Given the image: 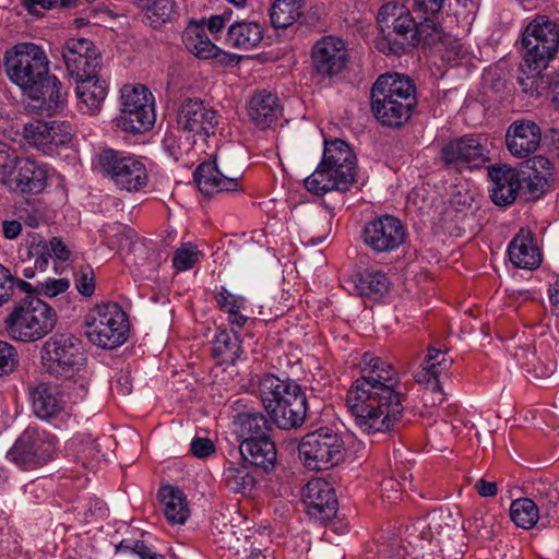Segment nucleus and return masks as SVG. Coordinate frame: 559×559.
<instances>
[{
  "label": "nucleus",
  "mask_w": 559,
  "mask_h": 559,
  "mask_svg": "<svg viewBox=\"0 0 559 559\" xmlns=\"http://www.w3.org/2000/svg\"><path fill=\"white\" fill-rule=\"evenodd\" d=\"M361 376L346 394V406L362 432L377 433L394 429L401 420L403 395L396 390V371L382 358L365 353Z\"/></svg>",
  "instance_id": "nucleus-1"
},
{
  "label": "nucleus",
  "mask_w": 559,
  "mask_h": 559,
  "mask_svg": "<svg viewBox=\"0 0 559 559\" xmlns=\"http://www.w3.org/2000/svg\"><path fill=\"white\" fill-rule=\"evenodd\" d=\"M416 105V88L408 76L399 73L382 74L371 87V112L384 127L399 129L404 126L411 119Z\"/></svg>",
  "instance_id": "nucleus-2"
},
{
  "label": "nucleus",
  "mask_w": 559,
  "mask_h": 559,
  "mask_svg": "<svg viewBox=\"0 0 559 559\" xmlns=\"http://www.w3.org/2000/svg\"><path fill=\"white\" fill-rule=\"evenodd\" d=\"M357 158L350 146L341 139L324 142L321 163L305 179L308 191L323 195L329 191L345 192L356 180Z\"/></svg>",
  "instance_id": "nucleus-3"
},
{
  "label": "nucleus",
  "mask_w": 559,
  "mask_h": 559,
  "mask_svg": "<svg viewBox=\"0 0 559 559\" xmlns=\"http://www.w3.org/2000/svg\"><path fill=\"white\" fill-rule=\"evenodd\" d=\"M259 392L265 411L280 429H296L304 424L307 397L297 382L265 374L260 380Z\"/></svg>",
  "instance_id": "nucleus-4"
},
{
  "label": "nucleus",
  "mask_w": 559,
  "mask_h": 559,
  "mask_svg": "<svg viewBox=\"0 0 559 559\" xmlns=\"http://www.w3.org/2000/svg\"><path fill=\"white\" fill-rule=\"evenodd\" d=\"M57 321V312L49 304L27 295L13 305L3 319V329L11 340L33 343L51 333Z\"/></svg>",
  "instance_id": "nucleus-5"
},
{
  "label": "nucleus",
  "mask_w": 559,
  "mask_h": 559,
  "mask_svg": "<svg viewBox=\"0 0 559 559\" xmlns=\"http://www.w3.org/2000/svg\"><path fill=\"white\" fill-rule=\"evenodd\" d=\"M3 66L10 82L23 93L36 91L37 82H41L49 72V60L45 50L34 43H20L8 49Z\"/></svg>",
  "instance_id": "nucleus-6"
},
{
  "label": "nucleus",
  "mask_w": 559,
  "mask_h": 559,
  "mask_svg": "<svg viewBox=\"0 0 559 559\" xmlns=\"http://www.w3.org/2000/svg\"><path fill=\"white\" fill-rule=\"evenodd\" d=\"M85 334L88 341L106 349H114L128 340L127 313L115 302L97 305L85 318Z\"/></svg>",
  "instance_id": "nucleus-7"
},
{
  "label": "nucleus",
  "mask_w": 559,
  "mask_h": 559,
  "mask_svg": "<svg viewBox=\"0 0 559 559\" xmlns=\"http://www.w3.org/2000/svg\"><path fill=\"white\" fill-rule=\"evenodd\" d=\"M298 453L309 471H328L345 460L346 448L338 432L320 427L301 438Z\"/></svg>",
  "instance_id": "nucleus-8"
},
{
  "label": "nucleus",
  "mask_w": 559,
  "mask_h": 559,
  "mask_svg": "<svg viewBox=\"0 0 559 559\" xmlns=\"http://www.w3.org/2000/svg\"><path fill=\"white\" fill-rule=\"evenodd\" d=\"M40 354L47 372L59 378L73 377L86 361L81 340L66 333L50 336L44 343Z\"/></svg>",
  "instance_id": "nucleus-9"
},
{
  "label": "nucleus",
  "mask_w": 559,
  "mask_h": 559,
  "mask_svg": "<svg viewBox=\"0 0 559 559\" xmlns=\"http://www.w3.org/2000/svg\"><path fill=\"white\" fill-rule=\"evenodd\" d=\"M121 108L116 126L130 133H142L153 128L156 120L152 93L141 84H126L120 91Z\"/></svg>",
  "instance_id": "nucleus-10"
},
{
  "label": "nucleus",
  "mask_w": 559,
  "mask_h": 559,
  "mask_svg": "<svg viewBox=\"0 0 559 559\" xmlns=\"http://www.w3.org/2000/svg\"><path fill=\"white\" fill-rule=\"evenodd\" d=\"M100 170L120 190L136 192L146 186L148 176L145 165L132 155L114 148L98 154Z\"/></svg>",
  "instance_id": "nucleus-11"
},
{
  "label": "nucleus",
  "mask_w": 559,
  "mask_h": 559,
  "mask_svg": "<svg viewBox=\"0 0 559 559\" xmlns=\"http://www.w3.org/2000/svg\"><path fill=\"white\" fill-rule=\"evenodd\" d=\"M56 442L53 435L27 427L8 452V457L23 469H33L52 459Z\"/></svg>",
  "instance_id": "nucleus-12"
},
{
  "label": "nucleus",
  "mask_w": 559,
  "mask_h": 559,
  "mask_svg": "<svg viewBox=\"0 0 559 559\" xmlns=\"http://www.w3.org/2000/svg\"><path fill=\"white\" fill-rule=\"evenodd\" d=\"M522 45L526 49L525 62L535 63L536 68L547 67L559 46V29L547 16H537L525 28Z\"/></svg>",
  "instance_id": "nucleus-13"
},
{
  "label": "nucleus",
  "mask_w": 559,
  "mask_h": 559,
  "mask_svg": "<svg viewBox=\"0 0 559 559\" xmlns=\"http://www.w3.org/2000/svg\"><path fill=\"white\" fill-rule=\"evenodd\" d=\"M362 240L376 254L391 253L406 240L404 224L393 215H382L368 222L362 229Z\"/></svg>",
  "instance_id": "nucleus-14"
},
{
  "label": "nucleus",
  "mask_w": 559,
  "mask_h": 559,
  "mask_svg": "<svg viewBox=\"0 0 559 559\" xmlns=\"http://www.w3.org/2000/svg\"><path fill=\"white\" fill-rule=\"evenodd\" d=\"M310 58L313 73L321 79H331L348 63L347 44L338 36H322L313 44Z\"/></svg>",
  "instance_id": "nucleus-15"
},
{
  "label": "nucleus",
  "mask_w": 559,
  "mask_h": 559,
  "mask_svg": "<svg viewBox=\"0 0 559 559\" xmlns=\"http://www.w3.org/2000/svg\"><path fill=\"white\" fill-rule=\"evenodd\" d=\"M59 51L68 74L75 81L98 73L100 69V53L90 39L69 38Z\"/></svg>",
  "instance_id": "nucleus-16"
},
{
  "label": "nucleus",
  "mask_w": 559,
  "mask_h": 559,
  "mask_svg": "<svg viewBox=\"0 0 559 559\" xmlns=\"http://www.w3.org/2000/svg\"><path fill=\"white\" fill-rule=\"evenodd\" d=\"M218 122V112L206 107L202 99L191 97L182 99L177 123L181 130L191 133L194 139L199 138L204 141L214 135Z\"/></svg>",
  "instance_id": "nucleus-17"
},
{
  "label": "nucleus",
  "mask_w": 559,
  "mask_h": 559,
  "mask_svg": "<svg viewBox=\"0 0 559 559\" xmlns=\"http://www.w3.org/2000/svg\"><path fill=\"white\" fill-rule=\"evenodd\" d=\"M306 513L320 523L332 520L338 510L333 486L323 478L310 479L301 489Z\"/></svg>",
  "instance_id": "nucleus-18"
},
{
  "label": "nucleus",
  "mask_w": 559,
  "mask_h": 559,
  "mask_svg": "<svg viewBox=\"0 0 559 559\" xmlns=\"http://www.w3.org/2000/svg\"><path fill=\"white\" fill-rule=\"evenodd\" d=\"M49 167L47 164L31 157H20L9 179L3 185L10 191L21 194H38L48 186Z\"/></svg>",
  "instance_id": "nucleus-19"
},
{
  "label": "nucleus",
  "mask_w": 559,
  "mask_h": 559,
  "mask_svg": "<svg viewBox=\"0 0 559 559\" xmlns=\"http://www.w3.org/2000/svg\"><path fill=\"white\" fill-rule=\"evenodd\" d=\"M417 27L418 23L408 10L391 24L388 32H381L374 41L376 48L388 56H401L416 47Z\"/></svg>",
  "instance_id": "nucleus-20"
},
{
  "label": "nucleus",
  "mask_w": 559,
  "mask_h": 559,
  "mask_svg": "<svg viewBox=\"0 0 559 559\" xmlns=\"http://www.w3.org/2000/svg\"><path fill=\"white\" fill-rule=\"evenodd\" d=\"M487 150L480 141L473 136H463L450 141L441 150V160L455 168H479L487 160Z\"/></svg>",
  "instance_id": "nucleus-21"
},
{
  "label": "nucleus",
  "mask_w": 559,
  "mask_h": 559,
  "mask_svg": "<svg viewBox=\"0 0 559 559\" xmlns=\"http://www.w3.org/2000/svg\"><path fill=\"white\" fill-rule=\"evenodd\" d=\"M24 140L33 147L47 152L72 140L71 127L64 121L33 120L24 124Z\"/></svg>",
  "instance_id": "nucleus-22"
},
{
  "label": "nucleus",
  "mask_w": 559,
  "mask_h": 559,
  "mask_svg": "<svg viewBox=\"0 0 559 559\" xmlns=\"http://www.w3.org/2000/svg\"><path fill=\"white\" fill-rule=\"evenodd\" d=\"M504 139L509 153L523 159L538 150L542 142V130L533 120L519 119L508 127Z\"/></svg>",
  "instance_id": "nucleus-23"
},
{
  "label": "nucleus",
  "mask_w": 559,
  "mask_h": 559,
  "mask_svg": "<svg viewBox=\"0 0 559 559\" xmlns=\"http://www.w3.org/2000/svg\"><path fill=\"white\" fill-rule=\"evenodd\" d=\"M32 411L41 420H52L66 413L67 401L57 385L40 382L28 389Z\"/></svg>",
  "instance_id": "nucleus-24"
},
{
  "label": "nucleus",
  "mask_w": 559,
  "mask_h": 559,
  "mask_svg": "<svg viewBox=\"0 0 559 559\" xmlns=\"http://www.w3.org/2000/svg\"><path fill=\"white\" fill-rule=\"evenodd\" d=\"M488 175L492 181V202L498 206L511 205L516 200L522 185L520 171L503 164L489 167Z\"/></svg>",
  "instance_id": "nucleus-25"
},
{
  "label": "nucleus",
  "mask_w": 559,
  "mask_h": 559,
  "mask_svg": "<svg viewBox=\"0 0 559 559\" xmlns=\"http://www.w3.org/2000/svg\"><path fill=\"white\" fill-rule=\"evenodd\" d=\"M239 452L247 463L264 473L272 472L276 466L277 450L271 436L241 441Z\"/></svg>",
  "instance_id": "nucleus-26"
},
{
  "label": "nucleus",
  "mask_w": 559,
  "mask_h": 559,
  "mask_svg": "<svg viewBox=\"0 0 559 559\" xmlns=\"http://www.w3.org/2000/svg\"><path fill=\"white\" fill-rule=\"evenodd\" d=\"M193 180L201 193L206 195L236 191L238 188V179L224 175L217 167L216 159L200 164L193 173Z\"/></svg>",
  "instance_id": "nucleus-27"
},
{
  "label": "nucleus",
  "mask_w": 559,
  "mask_h": 559,
  "mask_svg": "<svg viewBox=\"0 0 559 559\" xmlns=\"http://www.w3.org/2000/svg\"><path fill=\"white\" fill-rule=\"evenodd\" d=\"M248 115L258 128L271 127L282 115L280 98L266 90L255 92L249 100Z\"/></svg>",
  "instance_id": "nucleus-28"
},
{
  "label": "nucleus",
  "mask_w": 559,
  "mask_h": 559,
  "mask_svg": "<svg viewBox=\"0 0 559 559\" xmlns=\"http://www.w3.org/2000/svg\"><path fill=\"white\" fill-rule=\"evenodd\" d=\"M141 12L142 22L157 29L178 20L180 12L176 0H130Z\"/></svg>",
  "instance_id": "nucleus-29"
},
{
  "label": "nucleus",
  "mask_w": 559,
  "mask_h": 559,
  "mask_svg": "<svg viewBox=\"0 0 559 559\" xmlns=\"http://www.w3.org/2000/svg\"><path fill=\"white\" fill-rule=\"evenodd\" d=\"M75 82V93L80 100L81 110L91 115L98 112L107 96V82L100 79L97 73L88 74V78H82Z\"/></svg>",
  "instance_id": "nucleus-30"
},
{
  "label": "nucleus",
  "mask_w": 559,
  "mask_h": 559,
  "mask_svg": "<svg viewBox=\"0 0 559 559\" xmlns=\"http://www.w3.org/2000/svg\"><path fill=\"white\" fill-rule=\"evenodd\" d=\"M508 253L510 261L520 269L534 270L542 263V253L532 234L523 229L511 240Z\"/></svg>",
  "instance_id": "nucleus-31"
},
{
  "label": "nucleus",
  "mask_w": 559,
  "mask_h": 559,
  "mask_svg": "<svg viewBox=\"0 0 559 559\" xmlns=\"http://www.w3.org/2000/svg\"><path fill=\"white\" fill-rule=\"evenodd\" d=\"M445 356L447 354L440 349L430 347L421 369L414 374L415 381L424 384L427 390L433 393L442 394L439 376L442 371L448 370L452 364V360H448Z\"/></svg>",
  "instance_id": "nucleus-32"
},
{
  "label": "nucleus",
  "mask_w": 559,
  "mask_h": 559,
  "mask_svg": "<svg viewBox=\"0 0 559 559\" xmlns=\"http://www.w3.org/2000/svg\"><path fill=\"white\" fill-rule=\"evenodd\" d=\"M25 94L39 102V108L48 112L57 110L66 102L67 96L60 80L49 72L41 82H37L36 91H27Z\"/></svg>",
  "instance_id": "nucleus-33"
},
{
  "label": "nucleus",
  "mask_w": 559,
  "mask_h": 559,
  "mask_svg": "<svg viewBox=\"0 0 559 559\" xmlns=\"http://www.w3.org/2000/svg\"><path fill=\"white\" fill-rule=\"evenodd\" d=\"M236 432L241 441L249 439H259L270 437L272 425L267 418L260 412L246 411L238 413L233 420Z\"/></svg>",
  "instance_id": "nucleus-34"
},
{
  "label": "nucleus",
  "mask_w": 559,
  "mask_h": 559,
  "mask_svg": "<svg viewBox=\"0 0 559 559\" xmlns=\"http://www.w3.org/2000/svg\"><path fill=\"white\" fill-rule=\"evenodd\" d=\"M158 495L166 520L171 524H183L190 514L186 495L173 486L162 487Z\"/></svg>",
  "instance_id": "nucleus-35"
},
{
  "label": "nucleus",
  "mask_w": 559,
  "mask_h": 559,
  "mask_svg": "<svg viewBox=\"0 0 559 559\" xmlns=\"http://www.w3.org/2000/svg\"><path fill=\"white\" fill-rule=\"evenodd\" d=\"M182 43L186 48L200 59L214 58L218 55V47L211 41L203 23L190 22L182 33Z\"/></svg>",
  "instance_id": "nucleus-36"
},
{
  "label": "nucleus",
  "mask_w": 559,
  "mask_h": 559,
  "mask_svg": "<svg viewBox=\"0 0 559 559\" xmlns=\"http://www.w3.org/2000/svg\"><path fill=\"white\" fill-rule=\"evenodd\" d=\"M263 38L262 27L254 22H235L229 26L227 43L235 48L249 50Z\"/></svg>",
  "instance_id": "nucleus-37"
},
{
  "label": "nucleus",
  "mask_w": 559,
  "mask_h": 559,
  "mask_svg": "<svg viewBox=\"0 0 559 559\" xmlns=\"http://www.w3.org/2000/svg\"><path fill=\"white\" fill-rule=\"evenodd\" d=\"M354 283L357 294L370 299L383 297L390 288L388 276L381 271L366 270L356 275Z\"/></svg>",
  "instance_id": "nucleus-38"
},
{
  "label": "nucleus",
  "mask_w": 559,
  "mask_h": 559,
  "mask_svg": "<svg viewBox=\"0 0 559 559\" xmlns=\"http://www.w3.org/2000/svg\"><path fill=\"white\" fill-rule=\"evenodd\" d=\"M304 0H274L269 16L274 28H287L302 15Z\"/></svg>",
  "instance_id": "nucleus-39"
},
{
  "label": "nucleus",
  "mask_w": 559,
  "mask_h": 559,
  "mask_svg": "<svg viewBox=\"0 0 559 559\" xmlns=\"http://www.w3.org/2000/svg\"><path fill=\"white\" fill-rule=\"evenodd\" d=\"M415 39L416 47L421 44L429 48H436L439 51L454 44L452 36L447 34L439 24L429 17H425L418 23Z\"/></svg>",
  "instance_id": "nucleus-40"
},
{
  "label": "nucleus",
  "mask_w": 559,
  "mask_h": 559,
  "mask_svg": "<svg viewBox=\"0 0 559 559\" xmlns=\"http://www.w3.org/2000/svg\"><path fill=\"white\" fill-rule=\"evenodd\" d=\"M535 66V63L525 62V66L521 67L522 75L518 81L525 94L538 97L549 90L551 79L543 74V70L547 67L536 68Z\"/></svg>",
  "instance_id": "nucleus-41"
},
{
  "label": "nucleus",
  "mask_w": 559,
  "mask_h": 559,
  "mask_svg": "<svg viewBox=\"0 0 559 559\" xmlns=\"http://www.w3.org/2000/svg\"><path fill=\"white\" fill-rule=\"evenodd\" d=\"M241 345L236 332L221 331L213 342L212 355L221 364H234L241 355Z\"/></svg>",
  "instance_id": "nucleus-42"
},
{
  "label": "nucleus",
  "mask_w": 559,
  "mask_h": 559,
  "mask_svg": "<svg viewBox=\"0 0 559 559\" xmlns=\"http://www.w3.org/2000/svg\"><path fill=\"white\" fill-rule=\"evenodd\" d=\"M462 527L471 536L485 542L493 539L499 525L493 514L477 511L471 519L463 521Z\"/></svg>",
  "instance_id": "nucleus-43"
},
{
  "label": "nucleus",
  "mask_w": 559,
  "mask_h": 559,
  "mask_svg": "<svg viewBox=\"0 0 559 559\" xmlns=\"http://www.w3.org/2000/svg\"><path fill=\"white\" fill-rule=\"evenodd\" d=\"M510 518L516 526L524 530L532 528L539 519L537 500L520 498L512 501Z\"/></svg>",
  "instance_id": "nucleus-44"
},
{
  "label": "nucleus",
  "mask_w": 559,
  "mask_h": 559,
  "mask_svg": "<svg viewBox=\"0 0 559 559\" xmlns=\"http://www.w3.org/2000/svg\"><path fill=\"white\" fill-rule=\"evenodd\" d=\"M223 481L236 493H250L255 487V478L245 466H230L224 471Z\"/></svg>",
  "instance_id": "nucleus-45"
},
{
  "label": "nucleus",
  "mask_w": 559,
  "mask_h": 559,
  "mask_svg": "<svg viewBox=\"0 0 559 559\" xmlns=\"http://www.w3.org/2000/svg\"><path fill=\"white\" fill-rule=\"evenodd\" d=\"M451 519V513H438L430 516L429 521L426 519L418 520L407 530L409 536L415 534L423 540H430L435 534L442 533V524L449 525L448 521Z\"/></svg>",
  "instance_id": "nucleus-46"
},
{
  "label": "nucleus",
  "mask_w": 559,
  "mask_h": 559,
  "mask_svg": "<svg viewBox=\"0 0 559 559\" xmlns=\"http://www.w3.org/2000/svg\"><path fill=\"white\" fill-rule=\"evenodd\" d=\"M117 551H129L136 555L139 559H166L165 556L158 551L156 545L148 539H123L117 546Z\"/></svg>",
  "instance_id": "nucleus-47"
},
{
  "label": "nucleus",
  "mask_w": 559,
  "mask_h": 559,
  "mask_svg": "<svg viewBox=\"0 0 559 559\" xmlns=\"http://www.w3.org/2000/svg\"><path fill=\"white\" fill-rule=\"evenodd\" d=\"M534 498L537 500L538 511L545 510L546 516H554L557 514V501L559 492L550 485L538 483L534 488Z\"/></svg>",
  "instance_id": "nucleus-48"
},
{
  "label": "nucleus",
  "mask_w": 559,
  "mask_h": 559,
  "mask_svg": "<svg viewBox=\"0 0 559 559\" xmlns=\"http://www.w3.org/2000/svg\"><path fill=\"white\" fill-rule=\"evenodd\" d=\"M199 250L191 242L182 243L174 253L173 265L178 271H188L199 261Z\"/></svg>",
  "instance_id": "nucleus-49"
},
{
  "label": "nucleus",
  "mask_w": 559,
  "mask_h": 559,
  "mask_svg": "<svg viewBox=\"0 0 559 559\" xmlns=\"http://www.w3.org/2000/svg\"><path fill=\"white\" fill-rule=\"evenodd\" d=\"M407 11L408 9L397 0H390L382 4L377 15L381 32H384L385 27L391 28V24Z\"/></svg>",
  "instance_id": "nucleus-50"
},
{
  "label": "nucleus",
  "mask_w": 559,
  "mask_h": 559,
  "mask_svg": "<svg viewBox=\"0 0 559 559\" xmlns=\"http://www.w3.org/2000/svg\"><path fill=\"white\" fill-rule=\"evenodd\" d=\"M19 159L20 156L16 148L0 141V176L3 177V180L9 179V176L13 175Z\"/></svg>",
  "instance_id": "nucleus-51"
},
{
  "label": "nucleus",
  "mask_w": 559,
  "mask_h": 559,
  "mask_svg": "<svg viewBox=\"0 0 559 559\" xmlns=\"http://www.w3.org/2000/svg\"><path fill=\"white\" fill-rule=\"evenodd\" d=\"M527 167L533 171V176L539 178H547L548 181L555 182V165L554 163L543 155H535L528 158Z\"/></svg>",
  "instance_id": "nucleus-52"
},
{
  "label": "nucleus",
  "mask_w": 559,
  "mask_h": 559,
  "mask_svg": "<svg viewBox=\"0 0 559 559\" xmlns=\"http://www.w3.org/2000/svg\"><path fill=\"white\" fill-rule=\"evenodd\" d=\"M19 364L16 348L5 341H0V377L14 371Z\"/></svg>",
  "instance_id": "nucleus-53"
},
{
  "label": "nucleus",
  "mask_w": 559,
  "mask_h": 559,
  "mask_svg": "<svg viewBox=\"0 0 559 559\" xmlns=\"http://www.w3.org/2000/svg\"><path fill=\"white\" fill-rule=\"evenodd\" d=\"M215 300L219 308L225 310L228 314L243 310L247 305V301L242 296L233 295L225 288H222V290L216 294Z\"/></svg>",
  "instance_id": "nucleus-54"
},
{
  "label": "nucleus",
  "mask_w": 559,
  "mask_h": 559,
  "mask_svg": "<svg viewBox=\"0 0 559 559\" xmlns=\"http://www.w3.org/2000/svg\"><path fill=\"white\" fill-rule=\"evenodd\" d=\"M69 286L70 282L67 278H48L37 284L35 287V296L45 295L47 297H56L64 293Z\"/></svg>",
  "instance_id": "nucleus-55"
},
{
  "label": "nucleus",
  "mask_w": 559,
  "mask_h": 559,
  "mask_svg": "<svg viewBox=\"0 0 559 559\" xmlns=\"http://www.w3.org/2000/svg\"><path fill=\"white\" fill-rule=\"evenodd\" d=\"M75 287L80 295L91 297L95 292V275L91 267L81 269L75 274Z\"/></svg>",
  "instance_id": "nucleus-56"
},
{
  "label": "nucleus",
  "mask_w": 559,
  "mask_h": 559,
  "mask_svg": "<svg viewBox=\"0 0 559 559\" xmlns=\"http://www.w3.org/2000/svg\"><path fill=\"white\" fill-rule=\"evenodd\" d=\"M32 253L36 257L35 269L45 271L48 266L49 259L52 255L47 241L39 239L38 242H34L32 245Z\"/></svg>",
  "instance_id": "nucleus-57"
},
{
  "label": "nucleus",
  "mask_w": 559,
  "mask_h": 559,
  "mask_svg": "<svg viewBox=\"0 0 559 559\" xmlns=\"http://www.w3.org/2000/svg\"><path fill=\"white\" fill-rule=\"evenodd\" d=\"M191 453L199 459H205L215 452V445L209 438L195 437L190 443Z\"/></svg>",
  "instance_id": "nucleus-58"
},
{
  "label": "nucleus",
  "mask_w": 559,
  "mask_h": 559,
  "mask_svg": "<svg viewBox=\"0 0 559 559\" xmlns=\"http://www.w3.org/2000/svg\"><path fill=\"white\" fill-rule=\"evenodd\" d=\"M11 271L0 263V307L12 299Z\"/></svg>",
  "instance_id": "nucleus-59"
},
{
  "label": "nucleus",
  "mask_w": 559,
  "mask_h": 559,
  "mask_svg": "<svg viewBox=\"0 0 559 559\" xmlns=\"http://www.w3.org/2000/svg\"><path fill=\"white\" fill-rule=\"evenodd\" d=\"M554 182L548 181L547 178H539L536 176H530L526 188L530 193V195L533 199H538L542 197L549 188L551 187Z\"/></svg>",
  "instance_id": "nucleus-60"
},
{
  "label": "nucleus",
  "mask_w": 559,
  "mask_h": 559,
  "mask_svg": "<svg viewBox=\"0 0 559 559\" xmlns=\"http://www.w3.org/2000/svg\"><path fill=\"white\" fill-rule=\"evenodd\" d=\"M445 0H414V10L418 13L435 15L441 11Z\"/></svg>",
  "instance_id": "nucleus-61"
},
{
  "label": "nucleus",
  "mask_w": 559,
  "mask_h": 559,
  "mask_svg": "<svg viewBox=\"0 0 559 559\" xmlns=\"http://www.w3.org/2000/svg\"><path fill=\"white\" fill-rule=\"evenodd\" d=\"M47 243L49 246L50 253L53 254L56 259L60 261H68L70 259L71 252L61 238L52 237Z\"/></svg>",
  "instance_id": "nucleus-62"
},
{
  "label": "nucleus",
  "mask_w": 559,
  "mask_h": 559,
  "mask_svg": "<svg viewBox=\"0 0 559 559\" xmlns=\"http://www.w3.org/2000/svg\"><path fill=\"white\" fill-rule=\"evenodd\" d=\"M382 495L388 493V499H397L399 493L403 491V483L397 481L395 478H385L381 481Z\"/></svg>",
  "instance_id": "nucleus-63"
},
{
  "label": "nucleus",
  "mask_w": 559,
  "mask_h": 559,
  "mask_svg": "<svg viewBox=\"0 0 559 559\" xmlns=\"http://www.w3.org/2000/svg\"><path fill=\"white\" fill-rule=\"evenodd\" d=\"M474 488L480 497H495L498 492L497 484L495 481H488L484 478L476 480Z\"/></svg>",
  "instance_id": "nucleus-64"
}]
</instances>
